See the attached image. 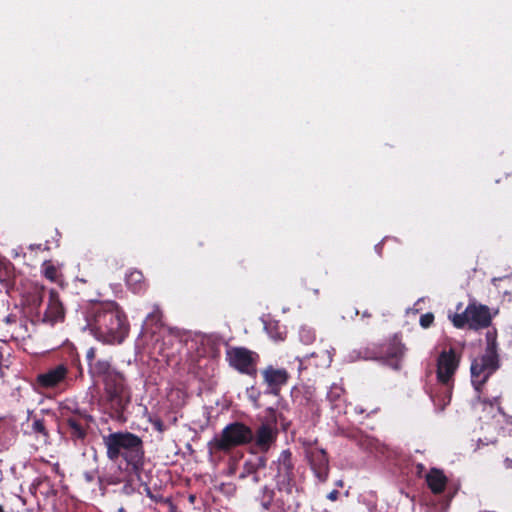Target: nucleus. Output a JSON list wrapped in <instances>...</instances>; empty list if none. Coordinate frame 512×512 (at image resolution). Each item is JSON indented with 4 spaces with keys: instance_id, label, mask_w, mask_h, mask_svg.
Segmentation results:
<instances>
[{
    "instance_id": "1",
    "label": "nucleus",
    "mask_w": 512,
    "mask_h": 512,
    "mask_svg": "<svg viewBox=\"0 0 512 512\" xmlns=\"http://www.w3.org/2000/svg\"><path fill=\"white\" fill-rule=\"evenodd\" d=\"M87 321L95 334L109 343H121L128 333L125 315L114 302L93 305Z\"/></svg>"
},
{
    "instance_id": "2",
    "label": "nucleus",
    "mask_w": 512,
    "mask_h": 512,
    "mask_svg": "<svg viewBox=\"0 0 512 512\" xmlns=\"http://www.w3.org/2000/svg\"><path fill=\"white\" fill-rule=\"evenodd\" d=\"M107 456L115 461L122 456L129 465L138 469L143 463L144 451L142 440L132 433H112L104 437Z\"/></svg>"
},
{
    "instance_id": "3",
    "label": "nucleus",
    "mask_w": 512,
    "mask_h": 512,
    "mask_svg": "<svg viewBox=\"0 0 512 512\" xmlns=\"http://www.w3.org/2000/svg\"><path fill=\"white\" fill-rule=\"evenodd\" d=\"M105 399L109 407L122 414L131 401V393L122 374L113 373L104 379Z\"/></svg>"
},
{
    "instance_id": "4",
    "label": "nucleus",
    "mask_w": 512,
    "mask_h": 512,
    "mask_svg": "<svg viewBox=\"0 0 512 512\" xmlns=\"http://www.w3.org/2000/svg\"><path fill=\"white\" fill-rule=\"evenodd\" d=\"M253 440V431L246 425L235 422L226 426L220 438L215 439L218 450L228 451L232 447L247 444Z\"/></svg>"
},
{
    "instance_id": "5",
    "label": "nucleus",
    "mask_w": 512,
    "mask_h": 512,
    "mask_svg": "<svg viewBox=\"0 0 512 512\" xmlns=\"http://www.w3.org/2000/svg\"><path fill=\"white\" fill-rule=\"evenodd\" d=\"M293 464L291 461V452L284 450L278 459V475L277 487L279 492L292 496L296 491L295 483L293 481Z\"/></svg>"
},
{
    "instance_id": "6",
    "label": "nucleus",
    "mask_w": 512,
    "mask_h": 512,
    "mask_svg": "<svg viewBox=\"0 0 512 512\" xmlns=\"http://www.w3.org/2000/svg\"><path fill=\"white\" fill-rule=\"evenodd\" d=\"M229 364L241 373L252 375L256 372L253 353L243 347L231 348L227 351Z\"/></svg>"
},
{
    "instance_id": "7",
    "label": "nucleus",
    "mask_w": 512,
    "mask_h": 512,
    "mask_svg": "<svg viewBox=\"0 0 512 512\" xmlns=\"http://www.w3.org/2000/svg\"><path fill=\"white\" fill-rule=\"evenodd\" d=\"M459 365V358L455 350L442 351L437 360V378L439 382L447 384L453 377Z\"/></svg>"
},
{
    "instance_id": "8",
    "label": "nucleus",
    "mask_w": 512,
    "mask_h": 512,
    "mask_svg": "<svg viewBox=\"0 0 512 512\" xmlns=\"http://www.w3.org/2000/svg\"><path fill=\"white\" fill-rule=\"evenodd\" d=\"M278 430L272 423H262L253 432L255 445L262 451L267 452L276 441Z\"/></svg>"
},
{
    "instance_id": "9",
    "label": "nucleus",
    "mask_w": 512,
    "mask_h": 512,
    "mask_svg": "<svg viewBox=\"0 0 512 512\" xmlns=\"http://www.w3.org/2000/svg\"><path fill=\"white\" fill-rule=\"evenodd\" d=\"M466 316L471 329L485 328L491 323V315L486 306L471 304L466 308Z\"/></svg>"
},
{
    "instance_id": "10",
    "label": "nucleus",
    "mask_w": 512,
    "mask_h": 512,
    "mask_svg": "<svg viewBox=\"0 0 512 512\" xmlns=\"http://www.w3.org/2000/svg\"><path fill=\"white\" fill-rule=\"evenodd\" d=\"M310 463L317 478L324 482L329 473V460L323 449H316L310 453Z\"/></svg>"
},
{
    "instance_id": "11",
    "label": "nucleus",
    "mask_w": 512,
    "mask_h": 512,
    "mask_svg": "<svg viewBox=\"0 0 512 512\" xmlns=\"http://www.w3.org/2000/svg\"><path fill=\"white\" fill-rule=\"evenodd\" d=\"M263 377L270 387V391L277 394L280 387L287 383L289 375L285 369H275L269 366L263 371Z\"/></svg>"
},
{
    "instance_id": "12",
    "label": "nucleus",
    "mask_w": 512,
    "mask_h": 512,
    "mask_svg": "<svg viewBox=\"0 0 512 512\" xmlns=\"http://www.w3.org/2000/svg\"><path fill=\"white\" fill-rule=\"evenodd\" d=\"M66 374L67 368L64 365H58L45 373L39 374L37 381L42 387L50 388L60 383L65 378Z\"/></svg>"
},
{
    "instance_id": "13",
    "label": "nucleus",
    "mask_w": 512,
    "mask_h": 512,
    "mask_svg": "<svg viewBox=\"0 0 512 512\" xmlns=\"http://www.w3.org/2000/svg\"><path fill=\"white\" fill-rule=\"evenodd\" d=\"M487 348L485 354L479 360L481 363L485 364V367L488 369V374L492 373L498 367V356L496 353V341L495 338L490 334H487Z\"/></svg>"
},
{
    "instance_id": "14",
    "label": "nucleus",
    "mask_w": 512,
    "mask_h": 512,
    "mask_svg": "<svg viewBox=\"0 0 512 512\" xmlns=\"http://www.w3.org/2000/svg\"><path fill=\"white\" fill-rule=\"evenodd\" d=\"M447 477L444 475L443 471L437 468H432L426 474V482L428 487L434 494H440L445 490L447 484Z\"/></svg>"
},
{
    "instance_id": "15",
    "label": "nucleus",
    "mask_w": 512,
    "mask_h": 512,
    "mask_svg": "<svg viewBox=\"0 0 512 512\" xmlns=\"http://www.w3.org/2000/svg\"><path fill=\"white\" fill-rule=\"evenodd\" d=\"M91 371L97 375L102 376L103 380L107 379L110 374L118 373L111 369L110 363L108 361H97L90 367Z\"/></svg>"
},
{
    "instance_id": "16",
    "label": "nucleus",
    "mask_w": 512,
    "mask_h": 512,
    "mask_svg": "<svg viewBox=\"0 0 512 512\" xmlns=\"http://www.w3.org/2000/svg\"><path fill=\"white\" fill-rule=\"evenodd\" d=\"M404 351H405V347L404 345L397 339V338H394L387 350H386V355L388 358H391V359H400L403 355H404Z\"/></svg>"
},
{
    "instance_id": "17",
    "label": "nucleus",
    "mask_w": 512,
    "mask_h": 512,
    "mask_svg": "<svg viewBox=\"0 0 512 512\" xmlns=\"http://www.w3.org/2000/svg\"><path fill=\"white\" fill-rule=\"evenodd\" d=\"M43 273L45 277L51 281H56L58 276L57 268L51 263V261H45L43 263Z\"/></svg>"
},
{
    "instance_id": "18",
    "label": "nucleus",
    "mask_w": 512,
    "mask_h": 512,
    "mask_svg": "<svg viewBox=\"0 0 512 512\" xmlns=\"http://www.w3.org/2000/svg\"><path fill=\"white\" fill-rule=\"evenodd\" d=\"M32 429L35 433L42 434L46 439L49 436L48 431L46 429L45 421L42 418L34 417Z\"/></svg>"
},
{
    "instance_id": "19",
    "label": "nucleus",
    "mask_w": 512,
    "mask_h": 512,
    "mask_svg": "<svg viewBox=\"0 0 512 512\" xmlns=\"http://www.w3.org/2000/svg\"><path fill=\"white\" fill-rule=\"evenodd\" d=\"M68 425L71 429V433L73 436H75L76 438L84 437L85 432L79 422H77L76 420L69 419Z\"/></svg>"
},
{
    "instance_id": "20",
    "label": "nucleus",
    "mask_w": 512,
    "mask_h": 512,
    "mask_svg": "<svg viewBox=\"0 0 512 512\" xmlns=\"http://www.w3.org/2000/svg\"><path fill=\"white\" fill-rule=\"evenodd\" d=\"M485 371H488L485 364L481 363L479 360L473 361L471 365V374L473 378L479 377Z\"/></svg>"
},
{
    "instance_id": "21",
    "label": "nucleus",
    "mask_w": 512,
    "mask_h": 512,
    "mask_svg": "<svg viewBox=\"0 0 512 512\" xmlns=\"http://www.w3.org/2000/svg\"><path fill=\"white\" fill-rule=\"evenodd\" d=\"M452 321L457 328H462L465 324H468V316H466V310L461 314H455L452 318Z\"/></svg>"
},
{
    "instance_id": "22",
    "label": "nucleus",
    "mask_w": 512,
    "mask_h": 512,
    "mask_svg": "<svg viewBox=\"0 0 512 512\" xmlns=\"http://www.w3.org/2000/svg\"><path fill=\"white\" fill-rule=\"evenodd\" d=\"M434 320V316L431 313L424 314L420 317V324L424 328H428Z\"/></svg>"
},
{
    "instance_id": "23",
    "label": "nucleus",
    "mask_w": 512,
    "mask_h": 512,
    "mask_svg": "<svg viewBox=\"0 0 512 512\" xmlns=\"http://www.w3.org/2000/svg\"><path fill=\"white\" fill-rule=\"evenodd\" d=\"M87 360L89 362V366L93 365V361L95 360V349L90 348L86 353Z\"/></svg>"
},
{
    "instance_id": "24",
    "label": "nucleus",
    "mask_w": 512,
    "mask_h": 512,
    "mask_svg": "<svg viewBox=\"0 0 512 512\" xmlns=\"http://www.w3.org/2000/svg\"><path fill=\"white\" fill-rule=\"evenodd\" d=\"M161 318V312L159 310H156L155 312L149 314L148 316V320H152V321H159Z\"/></svg>"
},
{
    "instance_id": "25",
    "label": "nucleus",
    "mask_w": 512,
    "mask_h": 512,
    "mask_svg": "<svg viewBox=\"0 0 512 512\" xmlns=\"http://www.w3.org/2000/svg\"><path fill=\"white\" fill-rule=\"evenodd\" d=\"M338 496H339V492H338L337 490H333V491H331V492L328 494V496H327V497H328V499H329V500H331V501H335V500H337Z\"/></svg>"
},
{
    "instance_id": "26",
    "label": "nucleus",
    "mask_w": 512,
    "mask_h": 512,
    "mask_svg": "<svg viewBox=\"0 0 512 512\" xmlns=\"http://www.w3.org/2000/svg\"><path fill=\"white\" fill-rule=\"evenodd\" d=\"M130 276H131V277L135 276V279H136V280H139V278L141 277V273H139V272L132 273Z\"/></svg>"
},
{
    "instance_id": "27",
    "label": "nucleus",
    "mask_w": 512,
    "mask_h": 512,
    "mask_svg": "<svg viewBox=\"0 0 512 512\" xmlns=\"http://www.w3.org/2000/svg\"><path fill=\"white\" fill-rule=\"evenodd\" d=\"M252 480H253L254 483H257L259 479H258V477L256 475H253L252 476Z\"/></svg>"
},
{
    "instance_id": "28",
    "label": "nucleus",
    "mask_w": 512,
    "mask_h": 512,
    "mask_svg": "<svg viewBox=\"0 0 512 512\" xmlns=\"http://www.w3.org/2000/svg\"><path fill=\"white\" fill-rule=\"evenodd\" d=\"M336 484H337V486L342 487V486H343V481H342V480H339Z\"/></svg>"
},
{
    "instance_id": "29",
    "label": "nucleus",
    "mask_w": 512,
    "mask_h": 512,
    "mask_svg": "<svg viewBox=\"0 0 512 512\" xmlns=\"http://www.w3.org/2000/svg\"><path fill=\"white\" fill-rule=\"evenodd\" d=\"M392 366H393L395 369H398V368H399V364H398V363L392 364Z\"/></svg>"
},
{
    "instance_id": "30",
    "label": "nucleus",
    "mask_w": 512,
    "mask_h": 512,
    "mask_svg": "<svg viewBox=\"0 0 512 512\" xmlns=\"http://www.w3.org/2000/svg\"><path fill=\"white\" fill-rule=\"evenodd\" d=\"M0 512H5L4 508L0 505Z\"/></svg>"
}]
</instances>
